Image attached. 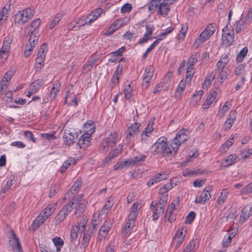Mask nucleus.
Segmentation results:
<instances>
[{"label":"nucleus","instance_id":"37998d69","mask_svg":"<svg viewBox=\"0 0 252 252\" xmlns=\"http://www.w3.org/2000/svg\"><path fill=\"white\" fill-rule=\"evenodd\" d=\"M203 94L204 92L202 90H199L196 92L192 95V102L194 104L198 103L201 100Z\"/></svg>","mask_w":252,"mask_h":252},{"label":"nucleus","instance_id":"4be33fe9","mask_svg":"<svg viewBox=\"0 0 252 252\" xmlns=\"http://www.w3.org/2000/svg\"><path fill=\"white\" fill-rule=\"evenodd\" d=\"M228 56L226 54H223L220 60L217 63V66L219 70L223 69L224 67L229 62Z\"/></svg>","mask_w":252,"mask_h":252},{"label":"nucleus","instance_id":"7ed1b4c3","mask_svg":"<svg viewBox=\"0 0 252 252\" xmlns=\"http://www.w3.org/2000/svg\"><path fill=\"white\" fill-rule=\"evenodd\" d=\"M189 132L187 129H182L176 134V137L171 142L170 145L172 147L173 151L176 153L178 151L180 145L189 138Z\"/></svg>","mask_w":252,"mask_h":252},{"label":"nucleus","instance_id":"2eb2a0df","mask_svg":"<svg viewBox=\"0 0 252 252\" xmlns=\"http://www.w3.org/2000/svg\"><path fill=\"white\" fill-rule=\"evenodd\" d=\"M126 47L123 46L117 50L107 55L108 57H110L109 59V61L111 63L116 62L119 57L121 56L122 53L125 51Z\"/></svg>","mask_w":252,"mask_h":252},{"label":"nucleus","instance_id":"864d4df0","mask_svg":"<svg viewBox=\"0 0 252 252\" xmlns=\"http://www.w3.org/2000/svg\"><path fill=\"white\" fill-rule=\"evenodd\" d=\"M87 223V220L86 219L83 218L81 219L79 223L78 226H74L75 227H77V228L79 229V232H85V229L86 227V225Z\"/></svg>","mask_w":252,"mask_h":252},{"label":"nucleus","instance_id":"cd10ccee","mask_svg":"<svg viewBox=\"0 0 252 252\" xmlns=\"http://www.w3.org/2000/svg\"><path fill=\"white\" fill-rule=\"evenodd\" d=\"M228 194V190L226 189H223L221 191L220 194L219 195L217 198V202H218V203L220 205H222L225 202V199L227 198Z\"/></svg>","mask_w":252,"mask_h":252},{"label":"nucleus","instance_id":"8fccbe9b","mask_svg":"<svg viewBox=\"0 0 252 252\" xmlns=\"http://www.w3.org/2000/svg\"><path fill=\"white\" fill-rule=\"evenodd\" d=\"M89 19H90V16H89L88 15L86 17L82 16L77 19L76 24H78L80 26H84L87 24L90 25L91 23L89 22Z\"/></svg>","mask_w":252,"mask_h":252},{"label":"nucleus","instance_id":"603ef678","mask_svg":"<svg viewBox=\"0 0 252 252\" xmlns=\"http://www.w3.org/2000/svg\"><path fill=\"white\" fill-rule=\"evenodd\" d=\"M188 28V27L186 24L182 25L181 29L178 34V39L179 40H183L184 39Z\"/></svg>","mask_w":252,"mask_h":252},{"label":"nucleus","instance_id":"a18cd8bd","mask_svg":"<svg viewBox=\"0 0 252 252\" xmlns=\"http://www.w3.org/2000/svg\"><path fill=\"white\" fill-rule=\"evenodd\" d=\"M41 82L39 80H35L30 86V89L32 91V92H36L42 85Z\"/></svg>","mask_w":252,"mask_h":252},{"label":"nucleus","instance_id":"6e6552de","mask_svg":"<svg viewBox=\"0 0 252 252\" xmlns=\"http://www.w3.org/2000/svg\"><path fill=\"white\" fill-rule=\"evenodd\" d=\"M210 191V188H206L204 190L202 191H200L198 192V195L196 197L195 199V203H198L200 204H204L206 201L208 200L211 197V195L209 193Z\"/></svg>","mask_w":252,"mask_h":252},{"label":"nucleus","instance_id":"c03bdc74","mask_svg":"<svg viewBox=\"0 0 252 252\" xmlns=\"http://www.w3.org/2000/svg\"><path fill=\"white\" fill-rule=\"evenodd\" d=\"M112 147L108 143L107 141L103 139L101 142L100 150L101 153L105 154L108 151L110 147Z\"/></svg>","mask_w":252,"mask_h":252},{"label":"nucleus","instance_id":"9d476101","mask_svg":"<svg viewBox=\"0 0 252 252\" xmlns=\"http://www.w3.org/2000/svg\"><path fill=\"white\" fill-rule=\"evenodd\" d=\"M9 245L12 248L14 252H21L22 248L18 238L15 233H13L9 240Z\"/></svg>","mask_w":252,"mask_h":252},{"label":"nucleus","instance_id":"f704fd0d","mask_svg":"<svg viewBox=\"0 0 252 252\" xmlns=\"http://www.w3.org/2000/svg\"><path fill=\"white\" fill-rule=\"evenodd\" d=\"M81 184L82 183L81 179H78L72 186L71 189L68 191L67 194H66L65 195L69 194L70 193L74 194L77 193L79 190V188L81 185Z\"/></svg>","mask_w":252,"mask_h":252},{"label":"nucleus","instance_id":"0e129e2a","mask_svg":"<svg viewBox=\"0 0 252 252\" xmlns=\"http://www.w3.org/2000/svg\"><path fill=\"white\" fill-rule=\"evenodd\" d=\"M165 205L166 203L160 199L158 203L153 201L151 204L150 208L152 209V207L156 208L157 206L162 207L163 208H164Z\"/></svg>","mask_w":252,"mask_h":252},{"label":"nucleus","instance_id":"f3484780","mask_svg":"<svg viewBox=\"0 0 252 252\" xmlns=\"http://www.w3.org/2000/svg\"><path fill=\"white\" fill-rule=\"evenodd\" d=\"M123 147V145H119L118 148L114 149V150L112 151L107 156L104 161L108 163L111 159L117 157L121 152Z\"/></svg>","mask_w":252,"mask_h":252},{"label":"nucleus","instance_id":"f8f14e48","mask_svg":"<svg viewBox=\"0 0 252 252\" xmlns=\"http://www.w3.org/2000/svg\"><path fill=\"white\" fill-rule=\"evenodd\" d=\"M12 41V37L10 36H8L4 39L2 47L0 50L5 55V59L8 57V54L10 51Z\"/></svg>","mask_w":252,"mask_h":252},{"label":"nucleus","instance_id":"4468645a","mask_svg":"<svg viewBox=\"0 0 252 252\" xmlns=\"http://www.w3.org/2000/svg\"><path fill=\"white\" fill-rule=\"evenodd\" d=\"M218 95V93L216 91L212 92L209 94L205 101L204 104H203V108L204 109H206L209 107V106L213 103V102L216 99L217 96Z\"/></svg>","mask_w":252,"mask_h":252},{"label":"nucleus","instance_id":"69168bd1","mask_svg":"<svg viewBox=\"0 0 252 252\" xmlns=\"http://www.w3.org/2000/svg\"><path fill=\"white\" fill-rule=\"evenodd\" d=\"M131 9V5L130 3H126L121 7V11L123 13H127L130 12Z\"/></svg>","mask_w":252,"mask_h":252},{"label":"nucleus","instance_id":"a19ab883","mask_svg":"<svg viewBox=\"0 0 252 252\" xmlns=\"http://www.w3.org/2000/svg\"><path fill=\"white\" fill-rule=\"evenodd\" d=\"M63 138L66 145H70L75 142V137L70 133H65Z\"/></svg>","mask_w":252,"mask_h":252},{"label":"nucleus","instance_id":"7c9ffc66","mask_svg":"<svg viewBox=\"0 0 252 252\" xmlns=\"http://www.w3.org/2000/svg\"><path fill=\"white\" fill-rule=\"evenodd\" d=\"M48 51V45L46 43H43L39 50L37 53V58H42L45 59V57L46 56V54Z\"/></svg>","mask_w":252,"mask_h":252},{"label":"nucleus","instance_id":"f257e3e1","mask_svg":"<svg viewBox=\"0 0 252 252\" xmlns=\"http://www.w3.org/2000/svg\"><path fill=\"white\" fill-rule=\"evenodd\" d=\"M83 196L80 195L79 197L72 199L67 205L64 206L55 218L56 225H58L63 221L67 215L74 208H76L75 214L82 213L86 206L87 202L83 199Z\"/></svg>","mask_w":252,"mask_h":252},{"label":"nucleus","instance_id":"680f3d73","mask_svg":"<svg viewBox=\"0 0 252 252\" xmlns=\"http://www.w3.org/2000/svg\"><path fill=\"white\" fill-rule=\"evenodd\" d=\"M172 188L173 186L171 182H167L164 185L163 187L160 189V192L161 193L167 192L168 190H170Z\"/></svg>","mask_w":252,"mask_h":252},{"label":"nucleus","instance_id":"9b49d317","mask_svg":"<svg viewBox=\"0 0 252 252\" xmlns=\"http://www.w3.org/2000/svg\"><path fill=\"white\" fill-rule=\"evenodd\" d=\"M237 112L235 110L231 111L228 117L223 125V128L225 130H229L232 126L236 118Z\"/></svg>","mask_w":252,"mask_h":252},{"label":"nucleus","instance_id":"ddd939ff","mask_svg":"<svg viewBox=\"0 0 252 252\" xmlns=\"http://www.w3.org/2000/svg\"><path fill=\"white\" fill-rule=\"evenodd\" d=\"M91 136L89 133H84L79 139L78 145L81 148H85L89 146Z\"/></svg>","mask_w":252,"mask_h":252},{"label":"nucleus","instance_id":"052dcab7","mask_svg":"<svg viewBox=\"0 0 252 252\" xmlns=\"http://www.w3.org/2000/svg\"><path fill=\"white\" fill-rule=\"evenodd\" d=\"M79 232L77 227L72 226L70 231L71 239L73 241L75 240L77 238V234Z\"/></svg>","mask_w":252,"mask_h":252},{"label":"nucleus","instance_id":"39448f33","mask_svg":"<svg viewBox=\"0 0 252 252\" xmlns=\"http://www.w3.org/2000/svg\"><path fill=\"white\" fill-rule=\"evenodd\" d=\"M33 9L27 8L19 11L15 15V22L22 25L27 22L33 16Z\"/></svg>","mask_w":252,"mask_h":252},{"label":"nucleus","instance_id":"3c124183","mask_svg":"<svg viewBox=\"0 0 252 252\" xmlns=\"http://www.w3.org/2000/svg\"><path fill=\"white\" fill-rule=\"evenodd\" d=\"M186 80H181L176 91V96H177V94H179V96H180L181 93L184 91V89L186 88Z\"/></svg>","mask_w":252,"mask_h":252},{"label":"nucleus","instance_id":"bb28decb","mask_svg":"<svg viewBox=\"0 0 252 252\" xmlns=\"http://www.w3.org/2000/svg\"><path fill=\"white\" fill-rule=\"evenodd\" d=\"M103 9L101 8H97L95 9L94 11H92L88 16H90V19H89V22L92 23L95 20H96L98 17L102 13Z\"/></svg>","mask_w":252,"mask_h":252},{"label":"nucleus","instance_id":"13d9d810","mask_svg":"<svg viewBox=\"0 0 252 252\" xmlns=\"http://www.w3.org/2000/svg\"><path fill=\"white\" fill-rule=\"evenodd\" d=\"M235 235V232L234 231L233 233H231L226 238H224L222 243V246L227 247L229 245L231 241V239Z\"/></svg>","mask_w":252,"mask_h":252},{"label":"nucleus","instance_id":"1a4fd4ad","mask_svg":"<svg viewBox=\"0 0 252 252\" xmlns=\"http://www.w3.org/2000/svg\"><path fill=\"white\" fill-rule=\"evenodd\" d=\"M252 215V205H246L242 211V214L240 216L239 221L243 223L248 218Z\"/></svg>","mask_w":252,"mask_h":252},{"label":"nucleus","instance_id":"dca6fc26","mask_svg":"<svg viewBox=\"0 0 252 252\" xmlns=\"http://www.w3.org/2000/svg\"><path fill=\"white\" fill-rule=\"evenodd\" d=\"M169 11V5L168 2L165 0H162L159 4L158 13L164 17H165Z\"/></svg>","mask_w":252,"mask_h":252},{"label":"nucleus","instance_id":"09e8293b","mask_svg":"<svg viewBox=\"0 0 252 252\" xmlns=\"http://www.w3.org/2000/svg\"><path fill=\"white\" fill-rule=\"evenodd\" d=\"M45 59L42 58H37L35 59V64L34 68L36 71L40 70L41 68L44 66Z\"/></svg>","mask_w":252,"mask_h":252},{"label":"nucleus","instance_id":"423d86ee","mask_svg":"<svg viewBox=\"0 0 252 252\" xmlns=\"http://www.w3.org/2000/svg\"><path fill=\"white\" fill-rule=\"evenodd\" d=\"M222 32V44L225 47H228L232 44L234 41V32L230 31H227V30L225 31L224 29H223Z\"/></svg>","mask_w":252,"mask_h":252},{"label":"nucleus","instance_id":"2f4dec72","mask_svg":"<svg viewBox=\"0 0 252 252\" xmlns=\"http://www.w3.org/2000/svg\"><path fill=\"white\" fill-rule=\"evenodd\" d=\"M139 129V124L135 123L131 125L127 129L128 134L127 136L134 137L138 133Z\"/></svg>","mask_w":252,"mask_h":252},{"label":"nucleus","instance_id":"e433bc0d","mask_svg":"<svg viewBox=\"0 0 252 252\" xmlns=\"http://www.w3.org/2000/svg\"><path fill=\"white\" fill-rule=\"evenodd\" d=\"M54 204H49L42 212L48 218L54 212L55 208Z\"/></svg>","mask_w":252,"mask_h":252},{"label":"nucleus","instance_id":"4d7b16f0","mask_svg":"<svg viewBox=\"0 0 252 252\" xmlns=\"http://www.w3.org/2000/svg\"><path fill=\"white\" fill-rule=\"evenodd\" d=\"M230 103L226 102L219 111V115L221 118L230 108Z\"/></svg>","mask_w":252,"mask_h":252},{"label":"nucleus","instance_id":"6e6d98bb","mask_svg":"<svg viewBox=\"0 0 252 252\" xmlns=\"http://www.w3.org/2000/svg\"><path fill=\"white\" fill-rule=\"evenodd\" d=\"M162 0H152L148 5V8L150 11L154 10L158 6Z\"/></svg>","mask_w":252,"mask_h":252},{"label":"nucleus","instance_id":"a211bd4d","mask_svg":"<svg viewBox=\"0 0 252 252\" xmlns=\"http://www.w3.org/2000/svg\"><path fill=\"white\" fill-rule=\"evenodd\" d=\"M237 157L235 154H231L227 156L222 161V164L224 167H228L237 162Z\"/></svg>","mask_w":252,"mask_h":252},{"label":"nucleus","instance_id":"bf43d9fd","mask_svg":"<svg viewBox=\"0 0 252 252\" xmlns=\"http://www.w3.org/2000/svg\"><path fill=\"white\" fill-rule=\"evenodd\" d=\"M97 60L98 58L95 57V55H93L90 59L88 63L86 65V67L84 68L86 69L87 70H90L92 68L93 65L94 64V62Z\"/></svg>","mask_w":252,"mask_h":252},{"label":"nucleus","instance_id":"f03ea898","mask_svg":"<svg viewBox=\"0 0 252 252\" xmlns=\"http://www.w3.org/2000/svg\"><path fill=\"white\" fill-rule=\"evenodd\" d=\"M151 149L154 154H168L173 151L172 147L168 146L166 139L164 137L159 138L151 147Z\"/></svg>","mask_w":252,"mask_h":252},{"label":"nucleus","instance_id":"e2e57ef3","mask_svg":"<svg viewBox=\"0 0 252 252\" xmlns=\"http://www.w3.org/2000/svg\"><path fill=\"white\" fill-rule=\"evenodd\" d=\"M241 192L242 194H249L252 193V182L245 187L241 190Z\"/></svg>","mask_w":252,"mask_h":252},{"label":"nucleus","instance_id":"6ab92c4d","mask_svg":"<svg viewBox=\"0 0 252 252\" xmlns=\"http://www.w3.org/2000/svg\"><path fill=\"white\" fill-rule=\"evenodd\" d=\"M198 248V240H192L188 244L183 252H194Z\"/></svg>","mask_w":252,"mask_h":252},{"label":"nucleus","instance_id":"49530a36","mask_svg":"<svg viewBox=\"0 0 252 252\" xmlns=\"http://www.w3.org/2000/svg\"><path fill=\"white\" fill-rule=\"evenodd\" d=\"M35 47V45L27 43L25 49L24 56L26 58L29 57L32 53L33 49Z\"/></svg>","mask_w":252,"mask_h":252},{"label":"nucleus","instance_id":"a878e982","mask_svg":"<svg viewBox=\"0 0 252 252\" xmlns=\"http://www.w3.org/2000/svg\"><path fill=\"white\" fill-rule=\"evenodd\" d=\"M247 22H248V21H246L245 19L243 20L240 19V20L236 22L235 32L237 33H239L246 28L247 25Z\"/></svg>","mask_w":252,"mask_h":252},{"label":"nucleus","instance_id":"b1692460","mask_svg":"<svg viewBox=\"0 0 252 252\" xmlns=\"http://www.w3.org/2000/svg\"><path fill=\"white\" fill-rule=\"evenodd\" d=\"M139 206V204L137 202L133 204L130 208V213L128 217V218H130L131 220H135L138 214V210L140 208Z\"/></svg>","mask_w":252,"mask_h":252},{"label":"nucleus","instance_id":"c756f323","mask_svg":"<svg viewBox=\"0 0 252 252\" xmlns=\"http://www.w3.org/2000/svg\"><path fill=\"white\" fill-rule=\"evenodd\" d=\"M113 204L110 200H107L99 212V215L106 216L111 210Z\"/></svg>","mask_w":252,"mask_h":252},{"label":"nucleus","instance_id":"79ce46f5","mask_svg":"<svg viewBox=\"0 0 252 252\" xmlns=\"http://www.w3.org/2000/svg\"><path fill=\"white\" fill-rule=\"evenodd\" d=\"M199 55L198 53H195L194 55L191 56L187 61L188 66L194 67V64L198 61Z\"/></svg>","mask_w":252,"mask_h":252},{"label":"nucleus","instance_id":"393cba45","mask_svg":"<svg viewBox=\"0 0 252 252\" xmlns=\"http://www.w3.org/2000/svg\"><path fill=\"white\" fill-rule=\"evenodd\" d=\"M124 20L122 18L116 20L111 26L109 28V31L107 34L113 33L116 30H118L123 24Z\"/></svg>","mask_w":252,"mask_h":252},{"label":"nucleus","instance_id":"473e14b6","mask_svg":"<svg viewBox=\"0 0 252 252\" xmlns=\"http://www.w3.org/2000/svg\"><path fill=\"white\" fill-rule=\"evenodd\" d=\"M135 226V220H131L128 218V221L126 222L125 227L123 230V233H125V236L128 234V233Z\"/></svg>","mask_w":252,"mask_h":252},{"label":"nucleus","instance_id":"5701e85b","mask_svg":"<svg viewBox=\"0 0 252 252\" xmlns=\"http://www.w3.org/2000/svg\"><path fill=\"white\" fill-rule=\"evenodd\" d=\"M38 32V30H32L30 34L28 43L36 46L39 37Z\"/></svg>","mask_w":252,"mask_h":252},{"label":"nucleus","instance_id":"de8ad7c7","mask_svg":"<svg viewBox=\"0 0 252 252\" xmlns=\"http://www.w3.org/2000/svg\"><path fill=\"white\" fill-rule=\"evenodd\" d=\"M248 51V48L247 47H244L241 51L238 53L237 56L236 60L237 62H242L245 57L246 56Z\"/></svg>","mask_w":252,"mask_h":252},{"label":"nucleus","instance_id":"ea45409f","mask_svg":"<svg viewBox=\"0 0 252 252\" xmlns=\"http://www.w3.org/2000/svg\"><path fill=\"white\" fill-rule=\"evenodd\" d=\"M233 137L229 138L224 144H223L220 148L221 152L225 153L233 144Z\"/></svg>","mask_w":252,"mask_h":252},{"label":"nucleus","instance_id":"c85d7f7f","mask_svg":"<svg viewBox=\"0 0 252 252\" xmlns=\"http://www.w3.org/2000/svg\"><path fill=\"white\" fill-rule=\"evenodd\" d=\"M118 137V133L115 131H114L109 135V136L107 138H104L105 140L107 141L108 143L111 145L114 146L117 142V140Z\"/></svg>","mask_w":252,"mask_h":252},{"label":"nucleus","instance_id":"774afa93","mask_svg":"<svg viewBox=\"0 0 252 252\" xmlns=\"http://www.w3.org/2000/svg\"><path fill=\"white\" fill-rule=\"evenodd\" d=\"M24 135L25 137H26L29 140H31L33 142H35L36 139L33 137L32 133L30 131H25Z\"/></svg>","mask_w":252,"mask_h":252},{"label":"nucleus","instance_id":"4c0bfd02","mask_svg":"<svg viewBox=\"0 0 252 252\" xmlns=\"http://www.w3.org/2000/svg\"><path fill=\"white\" fill-rule=\"evenodd\" d=\"M129 166H130V163H129L128 159H127L125 161L118 162L114 166L113 168L114 170H118Z\"/></svg>","mask_w":252,"mask_h":252},{"label":"nucleus","instance_id":"20e7f679","mask_svg":"<svg viewBox=\"0 0 252 252\" xmlns=\"http://www.w3.org/2000/svg\"><path fill=\"white\" fill-rule=\"evenodd\" d=\"M217 25L212 23L208 25L205 30L200 34L199 36L196 39L195 44L197 46L208 40L215 32Z\"/></svg>","mask_w":252,"mask_h":252},{"label":"nucleus","instance_id":"5fc2aeb1","mask_svg":"<svg viewBox=\"0 0 252 252\" xmlns=\"http://www.w3.org/2000/svg\"><path fill=\"white\" fill-rule=\"evenodd\" d=\"M154 69L152 66H149L146 68L143 79H151L153 77Z\"/></svg>","mask_w":252,"mask_h":252},{"label":"nucleus","instance_id":"58836bf2","mask_svg":"<svg viewBox=\"0 0 252 252\" xmlns=\"http://www.w3.org/2000/svg\"><path fill=\"white\" fill-rule=\"evenodd\" d=\"M91 233H90L88 231L87 232H84L83 237L81 242L82 246L83 247L84 249L85 250L86 248L88 247L90 240V234Z\"/></svg>","mask_w":252,"mask_h":252},{"label":"nucleus","instance_id":"412c9836","mask_svg":"<svg viewBox=\"0 0 252 252\" xmlns=\"http://www.w3.org/2000/svg\"><path fill=\"white\" fill-rule=\"evenodd\" d=\"M111 226L112 224L111 223V220L105 221L99 230V234L105 237L109 231Z\"/></svg>","mask_w":252,"mask_h":252},{"label":"nucleus","instance_id":"aec40b11","mask_svg":"<svg viewBox=\"0 0 252 252\" xmlns=\"http://www.w3.org/2000/svg\"><path fill=\"white\" fill-rule=\"evenodd\" d=\"M146 158V157L144 155H140L128 159L129 160V163H130L131 166L140 164L142 162L145 160Z\"/></svg>","mask_w":252,"mask_h":252},{"label":"nucleus","instance_id":"72a5a7b5","mask_svg":"<svg viewBox=\"0 0 252 252\" xmlns=\"http://www.w3.org/2000/svg\"><path fill=\"white\" fill-rule=\"evenodd\" d=\"M151 209L153 210V220H158L160 215L163 213L164 210V208H163L162 207L158 206H157L156 208L152 207Z\"/></svg>","mask_w":252,"mask_h":252},{"label":"nucleus","instance_id":"0eeeda50","mask_svg":"<svg viewBox=\"0 0 252 252\" xmlns=\"http://www.w3.org/2000/svg\"><path fill=\"white\" fill-rule=\"evenodd\" d=\"M186 229L184 227L179 228L176 232L175 235L172 241V244L175 245L176 247L180 246L186 236Z\"/></svg>","mask_w":252,"mask_h":252},{"label":"nucleus","instance_id":"338daca9","mask_svg":"<svg viewBox=\"0 0 252 252\" xmlns=\"http://www.w3.org/2000/svg\"><path fill=\"white\" fill-rule=\"evenodd\" d=\"M40 25V20L39 18L33 20L30 24V27L33 28V30H38V28Z\"/></svg>","mask_w":252,"mask_h":252},{"label":"nucleus","instance_id":"c9c22d12","mask_svg":"<svg viewBox=\"0 0 252 252\" xmlns=\"http://www.w3.org/2000/svg\"><path fill=\"white\" fill-rule=\"evenodd\" d=\"M48 218L44 215L42 213H41L33 222V225L39 227L42 225Z\"/></svg>","mask_w":252,"mask_h":252}]
</instances>
